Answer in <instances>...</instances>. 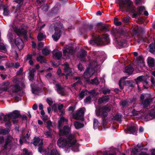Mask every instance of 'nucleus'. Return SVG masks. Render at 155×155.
Listing matches in <instances>:
<instances>
[{"mask_svg": "<svg viewBox=\"0 0 155 155\" xmlns=\"http://www.w3.org/2000/svg\"><path fill=\"white\" fill-rule=\"evenodd\" d=\"M119 5L120 8L125 9L127 11L133 13V18H136L138 15L143 14L145 10V8L144 6H140L137 8V12H135V8L133 5V3L130 0H119Z\"/></svg>", "mask_w": 155, "mask_h": 155, "instance_id": "obj_1", "label": "nucleus"}, {"mask_svg": "<svg viewBox=\"0 0 155 155\" xmlns=\"http://www.w3.org/2000/svg\"><path fill=\"white\" fill-rule=\"evenodd\" d=\"M65 135H67V140L63 137H60L58 140V146L61 147H72V150L73 151L75 152L78 151V144L77 143L75 140L74 134L69 133Z\"/></svg>", "mask_w": 155, "mask_h": 155, "instance_id": "obj_2", "label": "nucleus"}, {"mask_svg": "<svg viewBox=\"0 0 155 155\" xmlns=\"http://www.w3.org/2000/svg\"><path fill=\"white\" fill-rule=\"evenodd\" d=\"M109 42V39L107 35H105L100 37L99 36H97L94 34L92 35V39L90 41L89 43L91 45H103L108 44Z\"/></svg>", "mask_w": 155, "mask_h": 155, "instance_id": "obj_3", "label": "nucleus"}, {"mask_svg": "<svg viewBox=\"0 0 155 155\" xmlns=\"http://www.w3.org/2000/svg\"><path fill=\"white\" fill-rule=\"evenodd\" d=\"M133 36L136 40L139 43H141L143 42H148L149 40L148 39H144L141 38V34L143 33L144 30L143 28L139 27L137 25H136L133 27Z\"/></svg>", "mask_w": 155, "mask_h": 155, "instance_id": "obj_4", "label": "nucleus"}, {"mask_svg": "<svg viewBox=\"0 0 155 155\" xmlns=\"http://www.w3.org/2000/svg\"><path fill=\"white\" fill-rule=\"evenodd\" d=\"M110 110V107L108 105L103 106L96 111V114L97 116H100L102 120L104 126L108 122L107 116L108 112Z\"/></svg>", "mask_w": 155, "mask_h": 155, "instance_id": "obj_5", "label": "nucleus"}, {"mask_svg": "<svg viewBox=\"0 0 155 155\" xmlns=\"http://www.w3.org/2000/svg\"><path fill=\"white\" fill-rule=\"evenodd\" d=\"M101 63L99 62V61L96 60L94 61L91 64V68H88L84 73L83 76L84 78L85 79H87L91 76L95 72V70L93 68H96L97 66Z\"/></svg>", "mask_w": 155, "mask_h": 155, "instance_id": "obj_6", "label": "nucleus"}, {"mask_svg": "<svg viewBox=\"0 0 155 155\" xmlns=\"http://www.w3.org/2000/svg\"><path fill=\"white\" fill-rule=\"evenodd\" d=\"M67 121L68 120L63 117H61L58 121V128L59 131V134L60 135L66 134L70 132V129L69 126H64L63 130L61 129V127L62 126V124L64 122H67Z\"/></svg>", "mask_w": 155, "mask_h": 155, "instance_id": "obj_7", "label": "nucleus"}, {"mask_svg": "<svg viewBox=\"0 0 155 155\" xmlns=\"http://www.w3.org/2000/svg\"><path fill=\"white\" fill-rule=\"evenodd\" d=\"M64 30L62 24L56 23L54 28V33L52 35V37L54 40L57 41L60 38L61 33Z\"/></svg>", "mask_w": 155, "mask_h": 155, "instance_id": "obj_8", "label": "nucleus"}, {"mask_svg": "<svg viewBox=\"0 0 155 155\" xmlns=\"http://www.w3.org/2000/svg\"><path fill=\"white\" fill-rule=\"evenodd\" d=\"M20 116L19 112L17 110H15L12 113H10L6 115L3 113L0 114V120L6 122L9 121L11 118H15Z\"/></svg>", "mask_w": 155, "mask_h": 155, "instance_id": "obj_9", "label": "nucleus"}, {"mask_svg": "<svg viewBox=\"0 0 155 155\" xmlns=\"http://www.w3.org/2000/svg\"><path fill=\"white\" fill-rule=\"evenodd\" d=\"M5 144L4 149L1 153L5 151L7 149L9 150L13 146L15 145L16 143L13 137L10 135H8L5 139Z\"/></svg>", "mask_w": 155, "mask_h": 155, "instance_id": "obj_10", "label": "nucleus"}, {"mask_svg": "<svg viewBox=\"0 0 155 155\" xmlns=\"http://www.w3.org/2000/svg\"><path fill=\"white\" fill-rule=\"evenodd\" d=\"M147 95L149 96L147 94H142L140 97V99L142 101L140 105L145 108L148 107L152 101L151 98L147 97Z\"/></svg>", "mask_w": 155, "mask_h": 155, "instance_id": "obj_11", "label": "nucleus"}, {"mask_svg": "<svg viewBox=\"0 0 155 155\" xmlns=\"http://www.w3.org/2000/svg\"><path fill=\"white\" fill-rule=\"evenodd\" d=\"M63 66L64 67L63 68L65 72L66 73L65 78L66 79H68V76L72 75L73 69L69 67L68 64L66 62L63 65Z\"/></svg>", "mask_w": 155, "mask_h": 155, "instance_id": "obj_12", "label": "nucleus"}, {"mask_svg": "<svg viewBox=\"0 0 155 155\" xmlns=\"http://www.w3.org/2000/svg\"><path fill=\"white\" fill-rule=\"evenodd\" d=\"M13 30L19 36H24L25 38H26L27 37L26 35L27 34V31L23 28L19 29L17 27H15L13 28Z\"/></svg>", "mask_w": 155, "mask_h": 155, "instance_id": "obj_13", "label": "nucleus"}, {"mask_svg": "<svg viewBox=\"0 0 155 155\" xmlns=\"http://www.w3.org/2000/svg\"><path fill=\"white\" fill-rule=\"evenodd\" d=\"M85 110V108L84 107L78 109L76 114L73 115V118L76 120L79 119L80 117L84 116Z\"/></svg>", "mask_w": 155, "mask_h": 155, "instance_id": "obj_14", "label": "nucleus"}, {"mask_svg": "<svg viewBox=\"0 0 155 155\" xmlns=\"http://www.w3.org/2000/svg\"><path fill=\"white\" fill-rule=\"evenodd\" d=\"M135 62L138 65V69L139 71H141V68L144 66L143 57L140 56L137 57L135 60Z\"/></svg>", "mask_w": 155, "mask_h": 155, "instance_id": "obj_15", "label": "nucleus"}, {"mask_svg": "<svg viewBox=\"0 0 155 155\" xmlns=\"http://www.w3.org/2000/svg\"><path fill=\"white\" fill-rule=\"evenodd\" d=\"M63 54L64 56H69V55H71L74 53V50L71 47L67 46L64 48L63 50Z\"/></svg>", "mask_w": 155, "mask_h": 155, "instance_id": "obj_16", "label": "nucleus"}, {"mask_svg": "<svg viewBox=\"0 0 155 155\" xmlns=\"http://www.w3.org/2000/svg\"><path fill=\"white\" fill-rule=\"evenodd\" d=\"M87 93L92 94L93 96H94L95 92L94 90H92L88 92L87 90L82 91L79 94V99L80 100L82 99L84 96H86Z\"/></svg>", "mask_w": 155, "mask_h": 155, "instance_id": "obj_17", "label": "nucleus"}, {"mask_svg": "<svg viewBox=\"0 0 155 155\" xmlns=\"http://www.w3.org/2000/svg\"><path fill=\"white\" fill-rule=\"evenodd\" d=\"M98 31L103 32L107 31V28L106 25L101 22L98 23L96 25Z\"/></svg>", "mask_w": 155, "mask_h": 155, "instance_id": "obj_18", "label": "nucleus"}, {"mask_svg": "<svg viewBox=\"0 0 155 155\" xmlns=\"http://www.w3.org/2000/svg\"><path fill=\"white\" fill-rule=\"evenodd\" d=\"M53 55L54 57L57 59H60L62 57V54L61 51L57 49H54L53 51Z\"/></svg>", "mask_w": 155, "mask_h": 155, "instance_id": "obj_19", "label": "nucleus"}, {"mask_svg": "<svg viewBox=\"0 0 155 155\" xmlns=\"http://www.w3.org/2000/svg\"><path fill=\"white\" fill-rule=\"evenodd\" d=\"M15 42L19 49H21L23 47L22 41L20 38H16Z\"/></svg>", "mask_w": 155, "mask_h": 155, "instance_id": "obj_20", "label": "nucleus"}, {"mask_svg": "<svg viewBox=\"0 0 155 155\" xmlns=\"http://www.w3.org/2000/svg\"><path fill=\"white\" fill-rule=\"evenodd\" d=\"M9 84L10 82L8 81H7L3 83L4 87L0 88V94L7 90L8 88Z\"/></svg>", "mask_w": 155, "mask_h": 155, "instance_id": "obj_21", "label": "nucleus"}, {"mask_svg": "<svg viewBox=\"0 0 155 155\" xmlns=\"http://www.w3.org/2000/svg\"><path fill=\"white\" fill-rule=\"evenodd\" d=\"M32 143L35 146H40L43 144L42 140L38 137H35Z\"/></svg>", "mask_w": 155, "mask_h": 155, "instance_id": "obj_22", "label": "nucleus"}, {"mask_svg": "<svg viewBox=\"0 0 155 155\" xmlns=\"http://www.w3.org/2000/svg\"><path fill=\"white\" fill-rule=\"evenodd\" d=\"M109 97L108 96H103L99 98L98 101V104H101L102 103H105L108 102L109 100Z\"/></svg>", "mask_w": 155, "mask_h": 155, "instance_id": "obj_23", "label": "nucleus"}, {"mask_svg": "<svg viewBox=\"0 0 155 155\" xmlns=\"http://www.w3.org/2000/svg\"><path fill=\"white\" fill-rule=\"evenodd\" d=\"M58 92L61 95H63L64 94L65 90L64 88L61 87L59 84H56L55 85Z\"/></svg>", "mask_w": 155, "mask_h": 155, "instance_id": "obj_24", "label": "nucleus"}, {"mask_svg": "<svg viewBox=\"0 0 155 155\" xmlns=\"http://www.w3.org/2000/svg\"><path fill=\"white\" fill-rule=\"evenodd\" d=\"M87 52L84 50L79 52L78 54V57L82 61H84V57L86 55Z\"/></svg>", "mask_w": 155, "mask_h": 155, "instance_id": "obj_25", "label": "nucleus"}, {"mask_svg": "<svg viewBox=\"0 0 155 155\" xmlns=\"http://www.w3.org/2000/svg\"><path fill=\"white\" fill-rule=\"evenodd\" d=\"M11 86L12 92L14 93L17 92L21 89L20 87L18 84H16Z\"/></svg>", "mask_w": 155, "mask_h": 155, "instance_id": "obj_26", "label": "nucleus"}, {"mask_svg": "<svg viewBox=\"0 0 155 155\" xmlns=\"http://www.w3.org/2000/svg\"><path fill=\"white\" fill-rule=\"evenodd\" d=\"M134 71V68L131 65H129L125 68L124 72L129 74H131Z\"/></svg>", "mask_w": 155, "mask_h": 155, "instance_id": "obj_27", "label": "nucleus"}, {"mask_svg": "<svg viewBox=\"0 0 155 155\" xmlns=\"http://www.w3.org/2000/svg\"><path fill=\"white\" fill-rule=\"evenodd\" d=\"M35 72V69H32L30 70L29 73L28 78L30 81H32L34 77V73Z\"/></svg>", "mask_w": 155, "mask_h": 155, "instance_id": "obj_28", "label": "nucleus"}, {"mask_svg": "<svg viewBox=\"0 0 155 155\" xmlns=\"http://www.w3.org/2000/svg\"><path fill=\"white\" fill-rule=\"evenodd\" d=\"M128 131L131 133L133 134L136 132L137 129V125L134 124L133 125L127 128Z\"/></svg>", "mask_w": 155, "mask_h": 155, "instance_id": "obj_29", "label": "nucleus"}, {"mask_svg": "<svg viewBox=\"0 0 155 155\" xmlns=\"http://www.w3.org/2000/svg\"><path fill=\"white\" fill-rule=\"evenodd\" d=\"M147 62L149 66L153 67L155 65V60L151 57L148 58Z\"/></svg>", "mask_w": 155, "mask_h": 155, "instance_id": "obj_30", "label": "nucleus"}, {"mask_svg": "<svg viewBox=\"0 0 155 155\" xmlns=\"http://www.w3.org/2000/svg\"><path fill=\"white\" fill-rule=\"evenodd\" d=\"M36 60L37 61L39 62L40 63H46V60L44 59L43 57L41 55H39V56L37 57Z\"/></svg>", "mask_w": 155, "mask_h": 155, "instance_id": "obj_31", "label": "nucleus"}, {"mask_svg": "<svg viewBox=\"0 0 155 155\" xmlns=\"http://www.w3.org/2000/svg\"><path fill=\"white\" fill-rule=\"evenodd\" d=\"M150 51L153 54L155 53V44L151 43L149 45Z\"/></svg>", "mask_w": 155, "mask_h": 155, "instance_id": "obj_32", "label": "nucleus"}, {"mask_svg": "<svg viewBox=\"0 0 155 155\" xmlns=\"http://www.w3.org/2000/svg\"><path fill=\"white\" fill-rule=\"evenodd\" d=\"M74 125L75 128L77 129H79L82 127L84 126V124L77 121L74 122Z\"/></svg>", "mask_w": 155, "mask_h": 155, "instance_id": "obj_33", "label": "nucleus"}, {"mask_svg": "<svg viewBox=\"0 0 155 155\" xmlns=\"http://www.w3.org/2000/svg\"><path fill=\"white\" fill-rule=\"evenodd\" d=\"M7 37L9 40V41L10 42L12 43L14 42L13 36L11 33L10 32L8 33L7 35Z\"/></svg>", "mask_w": 155, "mask_h": 155, "instance_id": "obj_34", "label": "nucleus"}, {"mask_svg": "<svg viewBox=\"0 0 155 155\" xmlns=\"http://www.w3.org/2000/svg\"><path fill=\"white\" fill-rule=\"evenodd\" d=\"M144 80V76H141L138 77L137 79H135V81L137 84Z\"/></svg>", "mask_w": 155, "mask_h": 155, "instance_id": "obj_35", "label": "nucleus"}, {"mask_svg": "<svg viewBox=\"0 0 155 155\" xmlns=\"http://www.w3.org/2000/svg\"><path fill=\"white\" fill-rule=\"evenodd\" d=\"M57 106L58 110L61 113V114L62 115L64 114V112L63 110V108L64 107V105L62 104H59Z\"/></svg>", "mask_w": 155, "mask_h": 155, "instance_id": "obj_36", "label": "nucleus"}, {"mask_svg": "<svg viewBox=\"0 0 155 155\" xmlns=\"http://www.w3.org/2000/svg\"><path fill=\"white\" fill-rule=\"evenodd\" d=\"M42 52L43 55L47 56L50 54V51L47 48H44L42 50Z\"/></svg>", "mask_w": 155, "mask_h": 155, "instance_id": "obj_37", "label": "nucleus"}, {"mask_svg": "<svg viewBox=\"0 0 155 155\" xmlns=\"http://www.w3.org/2000/svg\"><path fill=\"white\" fill-rule=\"evenodd\" d=\"M10 131L8 129H2L0 130V134H8Z\"/></svg>", "mask_w": 155, "mask_h": 155, "instance_id": "obj_38", "label": "nucleus"}, {"mask_svg": "<svg viewBox=\"0 0 155 155\" xmlns=\"http://www.w3.org/2000/svg\"><path fill=\"white\" fill-rule=\"evenodd\" d=\"M118 44L122 47H125L127 45L126 41L125 40H122L118 42Z\"/></svg>", "mask_w": 155, "mask_h": 155, "instance_id": "obj_39", "label": "nucleus"}, {"mask_svg": "<svg viewBox=\"0 0 155 155\" xmlns=\"http://www.w3.org/2000/svg\"><path fill=\"white\" fill-rule=\"evenodd\" d=\"M45 38V36L41 33H40L38 36V39L39 41H41L43 39Z\"/></svg>", "mask_w": 155, "mask_h": 155, "instance_id": "obj_40", "label": "nucleus"}, {"mask_svg": "<svg viewBox=\"0 0 155 155\" xmlns=\"http://www.w3.org/2000/svg\"><path fill=\"white\" fill-rule=\"evenodd\" d=\"M49 8V6L47 4H44L41 6L42 9L45 12L47 11Z\"/></svg>", "mask_w": 155, "mask_h": 155, "instance_id": "obj_41", "label": "nucleus"}, {"mask_svg": "<svg viewBox=\"0 0 155 155\" xmlns=\"http://www.w3.org/2000/svg\"><path fill=\"white\" fill-rule=\"evenodd\" d=\"M48 155H60L56 150L52 149Z\"/></svg>", "mask_w": 155, "mask_h": 155, "instance_id": "obj_42", "label": "nucleus"}, {"mask_svg": "<svg viewBox=\"0 0 155 155\" xmlns=\"http://www.w3.org/2000/svg\"><path fill=\"white\" fill-rule=\"evenodd\" d=\"M47 124L46 127L48 129L51 131V127L52 126V123L50 120H48L46 122Z\"/></svg>", "mask_w": 155, "mask_h": 155, "instance_id": "obj_43", "label": "nucleus"}, {"mask_svg": "<svg viewBox=\"0 0 155 155\" xmlns=\"http://www.w3.org/2000/svg\"><path fill=\"white\" fill-rule=\"evenodd\" d=\"M45 134L47 137L51 138L52 136L51 129V131L49 130V131H46L45 133Z\"/></svg>", "mask_w": 155, "mask_h": 155, "instance_id": "obj_44", "label": "nucleus"}, {"mask_svg": "<svg viewBox=\"0 0 155 155\" xmlns=\"http://www.w3.org/2000/svg\"><path fill=\"white\" fill-rule=\"evenodd\" d=\"M3 14L4 15L7 16L9 15L10 12L7 7H4L3 8Z\"/></svg>", "mask_w": 155, "mask_h": 155, "instance_id": "obj_45", "label": "nucleus"}, {"mask_svg": "<svg viewBox=\"0 0 155 155\" xmlns=\"http://www.w3.org/2000/svg\"><path fill=\"white\" fill-rule=\"evenodd\" d=\"M122 115H121L117 114L114 117V119L117 121H120L121 120Z\"/></svg>", "mask_w": 155, "mask_h": 155, "instance_id": "obj_46", "label": "nucleus"}, {"mask_svg": "<svg viewBox=\"0 0 155 155\" xmlns=\"http://www.w3.org/2000/svg\"><path fill=\"white\" fill-rule=\"evenodd\" d=\"M93 124L94 128H96L98 126V120L96 119H94Z\"/></svg>", "mask_w": 155, "mask_h": 155, "instance_id": "obj_47", "label": "nucleus"}, {"mask_svg": "<svg viewBox=\"0 0 155 155\" xmlns=\"http://www.w3.org/2000/svg\"><path fill=\"white\" fill-rule=\"evenodd\" d=\"M135 3L137 5H140L144 3V0H136Z\"/></svg>", "mask_w": 155, "mask_h": 155, "instance_id": "obj_48", "label": "nucleus"}, {"mask_svg": "<svg viewBox=\"0 0 155 155\" xmlns=\"http://www.w3.org/2000/svg\"><path fill=\"white\" fill-rule=\"evenodd\" d=\"M98 81L96 78L93 79L91 81V83L92 84L97 85L98 84Z\"/></svg>", "mask_w": 155, "mask_h": 155, "instance_id": "obj_49", "label": "nucleus"}, {"mask_svg": "<svg viewBox=\"0 0 155 155\" xmlns=\"http://www.w3.org/2000/svg\"><path fill=\"white\" fill-rule=\"evenodd\" d=\"M15 2L18 3V7H19L22 4L23 0H14Z\"/></svg>", "mask_w": 155, "mask_h": 155, "instance_id": "obj_50", "label": "nucleus"}, {"mask_svg": "<svg viewBox=\"0 0 155 155\" xmlns=\"http://www.w3.org/2000/svg\"><path fill=\"white\" fill-rule=\"evenodd\" d=\"M46 101L50 106L52 105L53 103L52 100L51 98H47Z\"/></svg>", "mask_w": 155, "mask_h": 155, "instance_id": "obj_51", "label": "nucleus"}, {"mask_svg": "<svg viewBox=\"0 0 155 155\" xmlns=\"http://www.w3.org/2000/svg\"><path fill=\"white\" fill-rule=\"evenodd\" d=\"M23 150L24 155H32L31 153L30 152H28V150L26 149L25 148Z\"/></svg>", "mask_w": 155, "mask_h": 155, "instance_id": "obj_52", "label": "nucleus"}, {"mask_svg": "<svg viewBox=\"0 0 155 155\" xmlns=\"http://www.w3.org/2000/svg\"><path fill=\"white\" fill-rule=\"evenodd\" d=\"M127 102L126 101H122L120 103V104L123 107H125L128 105Z\"/></svg>", "mask_w": 155, "mask_h": 155, "instance_id": "obj_53", "label": "nucleus"}, {"mask_svg": "<svg viewBox=\"0 0 155 155\" xmlns=\"http://www.w3.org/2000/svg\"><path fill=\"white\" fill-rule=\"evenodd\" d=\"M125 84L128 85L130 87H132L133 86V84H132V82L130 81H127L125 82Z\"/></svg>", "mask_w": 155, "mask_h": 155, "instance_id": "obj_54", "label": "nucleus"}, {"mask_svg": "<svg viewBox=\"0 0 155 155\" xmlns=\"http://www.w3.org/2000/svg\"><path fill=\"white\" fill-rule=\"evenodd\" d=\"M114 23L117 26H119L121 25L122 22L121 21H118V19H116L114 20Z\"/></svg>", "mask_w": 155, "mask_h": 155, "instance_id": "obj_55", "label": "nucleus"}, {"mask_svg": "<svg viewBox=\"0 0 155 155\" xmlns=\"http://www.w3.org/2000/svg\"><path fill=\"white\" fill-rule=\"evenodd\" d=\"M21 117V115H20V116L19 117H17L15 118H12V119H13L12 120L13 123L14 124L17 123L18 121V118Z\"/></svg>", "mask_w": 155, "mask_h": 155, "instance_id": "obj_56", "label": "nucleus"}, {"mask_svg": "<svg viewBox=\"0 0 155 155\" xmlns=\"http://www.w3.org/2000/svg\"><path fill=\"white\" fill-rule=\"evenodd\" d=\"M43 45L44 44L43 42H40L39 43L38 45V50H41L43 46Z\"/></svg>", "mask_w": 155, "mask_h": 155, "instance_id": "obj_57", "label": "nucleus"}, {"mask_svg": "<svg viewBox=\"0 0 155 155\" xmlns=\"http://www.w3.org/2000/svg\"><path fill=\"white\" fill-rule=\"evenodd\" d=\"M110 90L108 89H107L104 90L103 91V93L104 94H106L107 93H110Z\"/></svg>", "mask_w": 155, "mask_h": 155, "instance_id": "obj_58", "label": "nucleus"}, {"mask_svg": "<svg viewBox=\"0 0 155 155\" xmlns=\"http://www.w3.org/2000/svg\"><path fill=\"white\" fill-rule=\"evenodd\" d=\"M91 100V97L90 96H88L84 100V102L85 103H87L90 101Z\"/></svg>", "mask_w": 155, "mask_h": 155, "instance_id": "obj_59", "label": "nucleus"}, {"mask_svg": "<svg viewBox=\"0 0 155 155\" xmlns=\"http://www.w3.org/2000/svg\"><path fill=\"white\" fill-rule=\"evenodd\" d=\"M93 28V26L92 25H88L86 31L87 32L88 31L91 30Z\"/></svg>", "mask_w": 155, "mask_h": 155, "instance_id": "obj_60", "label": "nucleus"}, {"mask_svg": "<svg viewBox=\"0 0 155 155\" xmlns=\"http://www.w3.org/2000/svg\"><path fill=\"white\" fill-rule=\"evenodd\" d=\"M23 68H20V69L19 71H18L17 72V75H20L21 74L23 71Z\"/></svg>", "mask_w": 155, "mask_h": 155, "instance_id": "obj_61", "label": "nucleus"}, {"mask_svg": "<svg viewBox=\"0 0 155 155\" xmlns=\"http://www.w3.org/2000/svg\"><path fill=\"white\" fill-rule=\"evenodd\" d=\"M122 21L124 22L127 23L129 22V20L128 18H124L123 19Z\"/></svg>", "mask_w": 155, "mask_h": 155, "instance_id": "obj_62", "label": "nucleus"}, {"mask_svg": "<svg viewBox=\"0 0 155 155\" xmlns=\"http://www.w3.org/2000/svg\"><path fill=\"white\" fill-rule=\"evenodd\" d=\"M42 119L44 121H46L48 119V117L47 115H43L41 117Z\"/></svg>", "mask_w": 155, "mask_h": 155, "instance_id": "obj_63", "label": "nucleus"}, {"mask_svg": "<svg viewBox=\"0 0 155 155\" xmlns=\"http://www.w3.org/2000/svg\"><path fill=\"white\" fill-rule=\"evenodd\" d=\"M32 57V54H28L27 55L26 57L27 60H31Z\"/></svg>", "mask_w": 155, "mask_h": 155, "instance_id": "obj_64", "label": "nucleus"}]
</instances>
